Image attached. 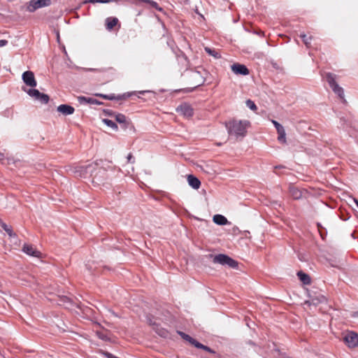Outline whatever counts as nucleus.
<instances>
[{"instance_id":"f03ea898","label":"nucleus","mask_w":358,"mask_h":358,"mask_svg":"<svg viewBox=\"0 0 358 358\" xmlns=\"http://www.w3.org/2000/svg\"><path fill=\"white\" fill-rule=\"evenodd\" d=\"M336 75L332 73H326V80L331 88L333 92L338 95V96L341 99L343 103H346L347 101L345 99L344 96V90L343 89L338 85V84L336 81Z\"/></svg>"},{"instance_id":"aec40b11","label":"nucleus","mask_w":358,"mask_h":358,"mask_svg":"<svg viewBox=\"0 0 358 358\" xmlns=\"http://www.w3.org/2000/svg\"><path fill=\"white\" fill-rule=\"evenodd\" d=\"M96 96L102 97L106 100H120L124 95L115 96L114 94H96Z\"/></svg>"},{"instance_id":"412c9836","label":"nucleus","mask_w":358,"mask_h":358,"mask_svg":"<svg viewBox=\"0 0 358 358\" xmlns=\"http://www.w3.org/2000/svg\"><path fill=\"white\" fill-rule=\"evenodd\" d=\"M95 334H96V336L99 339H101L102 341H110V338L108 336V331L107 330L96 331Z\"/></svg>"},{"instance_id":"58836bf2","label":"nucleus","mask_w":358,"mask_h":358,"mask_svg":"<svg viewBox=\"0 0 358 358\" xmlns=\"http://www.w3.org/2000/svg\"><path fill=\"white\" fill-rule=\"evenodd\" d=\"M352 316V317H358V311H356V312L353 313Z\"/></svg>"},{"instance_id":"f704fd0d","label":"nucleus","mask_w":358,"mask_h":358,"mask_svg":"<svg viewBox=\"0 0 358 358\" xmlns=\"http://www.w3.org/2000/svg\"><path fill=\"white\" fill-rule=\"evenodd\" d=\"M92 182H96L97 184H99V182H101V180H100L99 178L97 177V176H95L94 178H93V180H92Z\"/></svg>"},{"instance_id":"39448f33","label":"nucleus","mask_w":358,"mask_h":358,"mask_svg":"<svg viewBox=\"0 0 358 358\" xmlns=\"http://www.w3.org/2000/svg\"><path fill=\"white\" fill-rule=\"evenodd\" d=\"M23 90L26 92L29 96L34 98L35 100L39 101L41 103L46 104L49 102V96L46 94L41 93L36 89H29L26 90L23 88Z\"/></svg>"},{"instance_id":"9d476101","label":"nucleus","mask_w":358,"mask_h":358,"mask_svg":"<svg viewBox=\"0 0 358 358\" xmlns=\"http://www.w3.org/2000/svg\"><path fill=\"white\" fill-rule=\"evenodd\" d=\"M231 69L236 75L248 76L250 73L249 69L244 64L235 63L231 66Z\"/></svg>"},{"instance_id":"f8f14e48","label":"nucleus","mask_w":358,"mask_h":358,"mask_svg":"<svg viewBox=\"0 0 358 358\" xmlns=\"http://www.w3.org/2000/svg\"><path fill=\"white\" fill-rule=\"evenodd\" d=\"M57 110L64 115H69L74 113L75 109L70 105L61 104L57 107Z\"/></svg>"},{"instance_id":"7ed1b4c3","label":"nucleus","mask_w":358,"mask_h":358,"mask_svg":"<svg viewBox=\"0 0 358 358\" xmlns=\"http://www.w3.org/2000/svg\"><path fill=\"white\" fill-rule=\"evenodd\" d=\"M213 263L221 265H227L229 267L236 268L238 267V262L227 255L219 254L214 257Z\"/></svg>"},{"instance_id":"1a4fd4ad","label":"nucleus","mask_w":358,"mask_h":358,"mask_svg":"<svg viewBox=\"0 0 358 358\" xmlns=\"http://www.w3.org/2000/svg\"><path fill=\"white\" fill-rule=\"evenodd\" d=\"M22 79L27 86L35 87L37 85L34 73L31 71H24L22 75Z\"/></svg>"},{"instance_id":"dca6fc26","label":"nucleus","mask_w":358,"mask_h":358,"mask_svg":"<svg viewBox=\"0 0 358 358\" xmlns=\"http://www.w3.org/2000/svg\"><path fill=\"white\" fill-rule=\"evenodd\" d=\"M289 194L291 195V196L294 199H300L301 197H302V192L301 189H299L298 187L294 186V185H290L289 187Z\"/></svg>"},{"instance_id":"c9c22d12","label":"nucleus","mask_w":358,"mask_h":358,"mask_svg":"<svg viewBox=\"0 0 358 358\" xmlns=\"http://www.w3.org/2000/svg\"><path fill=\"white\" fill-rule=\"evenodd\" d=\"M8 43L6 40H0V47L5 46Z\"/></svg>"},{"instance_id":"72a5a7b5","label":"nucleus","mask_w":358,"mask_h":358,"mask_svg":"<svg viewBox=\"0 0 358 358\" xmlns=\"http://www.w3.org/2000/svg\"><path fill=\"white\" fill-rule=\"evenodd\" d=\"M153 317L151 315H148L146 317L147 322L153 327V323H156L155 322L152 321Z\"/></svg>"},{"instance_id":"c756f323","label":"nucleus","mask_w":358,"mask_h":358,"mask_svg":"<svg viewBox=\"0 0 358 358\" xmlns=\"http://www.w3.org/2000/svg\"><path fill=\"white\" fill-rule=\"evenodd\" d=\"M271 122L273 123V124L274 125L275 128L276 129V131L283 128V127L278 122H277V121H275L274 120H272Z\"/></svg>"},{"instance_id":"4be33fe9","label":"nucleus","mask_w":358,"mask_h":358,"mask_svg":"<svg viewBox=\"0 0 358 358\" xmlns=\"http://www.w3.org/2000/svg\"><path fill=\"white\" fill-rule=\"evenodd\" d=\"M299 36L302 39L303 43L306 46V48H309L311 45V41H312L313 37L311 36H307V35L305 34L304 33L300 34Z\"/></svg>"},{"instance_id":"a19ab883","label":"nucleus","mask_w":358,"mask_h":358,"mask_svg":"<svg viewBox=\"0 0 358 358\" xmlns=\"http://www.w3.org/2000/svg\"><path fill=\"white\" fill-rule=\"evenodd\" d=\"M148 91H140L138 92L139 94H143L145 92H148Z\"/></svg>"},{"instance_id":"cd10ccee","label":"nucleus","mask_w":358,"mask_h":358,"mask_svg":"<svg viewBox=\"0 0 358 358\" xmlns=\"http://www.w3.org/2000/svg\"><path fill=\"white\" fill-rule=\"evenodd\" d=\"M115 1H116V0H85L84 1V3H108L115 2Z\"/></svg>"},{"instance_id":"e433bc0d","label":"nucleus","mask_w":358,"mask_h":358,"mask_svg":"<svg viewBox=\"0 0 358 358\" xmlns=\"http://www.w3.org/2000/svg\"><path fill=\"white\" fill-rule=\"evenodd\" d=\"M98 173H101V175H104L106 173V171L103 169H99Z\"/></svg>"},{"instance_id":"2eb2a0df","label":"nucleus","mask_w":358,"mask_h":358,"mask_svg":"<svg viewBox=\"0 0 358 358\" xmlns=\"http://www.w3.org/2000/svg\"><path fill=\"white\" fill-rule=\"evenodd\" d=\"M96 166V164H89V165L85 166H80V167H79V171H78L80 172L79 176L80 177L85 178L86 177L85 174H87V173H92V171L94 170Z\"/></svg>"},{"instance_id":"7c9ffc66","label":"nucleus","mask_w":358,"mask_h":358,"mask_svg":"<svg viewBox=\"0 0 358 358\" xmlns=\"http://www.w3.org/2000/svg\"><path fill=\"white\" fill-rule=\"evenodd\" d=\"M78 101L80 103H87V100L90 99V97L80 96H78Z\"/></svg>"},{"instance_id":"a211bd4d","label":"nucleus","mask_w":358,"mask_h":358,"mask_svg":"<svg viewBox=\"0 0 358 358\" xmlns=\"http://www.w3.org/2000/svg\"><path fill=\"white\" fill-rule=\"evenodd\" d=\"M297 276L299 277V280L304 284V285H310L311 282V280L310 276L305 273L304 272L300 271L297 272Z\"/></svg>"},{"instance_id":"f3484780","label":"nucleus","mask_w":358,"mask_h":358,"mask_svg":"<svg viewBox=\"0 0 358 358\" xmlns=\"http://www.w3.org/2000/svg\"><path fill=\"white\" fill-rule=\"evenodd\" d=\"M119 20L115 17H108L106 19V28L107 30H112L117 25Z\"/></svg>"},{"instance_id":"b1692460","label":"nucleus","mask_w":358,"mask_h":358,"mask_svg":"<svg viewBox=\"0 0 358 358\" xmlns=\"http://www.w3.org/2000/svg\"><path fill=\"white\" fill-rule=\"evenodd\" d=\"M278 132V140L280 143H286L287 141H286V132H285V130L283 128H282L281 129H279L277 131Z\"/></svg>"},{"instance_id":"423d86ee","label":"nucleus","mask_w":358,"mask_h":358,"mask_svg":"<svg viewBox=\"0 0 358 358\" xmlns=\"http://www.w3.org/2000/svg\"><path fill=\"white\" fill-rule=\"evenodd\" d=\"M344 343L350 348L358 346V334L354 331L347 332L343 338Z\"/></svg>"},{"instance_id":"4c0bfd02","label":"nucleus","mask_w":358,"mask_h":358,"mask_svg":"<svg viewBox=\"0 0 358 358\" xmlns=\"http://www.w3.org/2000/svg\"><path fill=\"white\" fill-rule=\"evenodd\" d=\"M4 159V155L0 152V160H3Z\"/></svg>"},{"instance_id":"ea45409f","label":"nucleus","mask_w":358,"mask_h":358,"mask_svg":"<svg viewBox=\"0 0 358 358\" xmlns=\"http://www.w3.org/2000/svg\"><path fill=\"white\" fill-rule=\"evenodd\" d=\"M353 201H354V202L355 203V204L357 205V206L358 207V199H357L354 198V199H353Z\"/></svg>"},{"instance_id":"9b49d317","label":"nucleus","mask_w":358,"mask_h":358,"mask_svg":"<svg viewBox=\"0 0 358 358\" xmlns=\"http://www.w3.org/2000/svg\"><path fill=\"white\" fill-rule=\"evenodd\" d=\"M22 251L31 257H38L41 255V252L37 250L32 245L24 244L22 247Z\"/></svg>"},{"instance_id":"473e14b6","label":"nucleus","mask_w":358,"mask_h":358,"mask_svg":"<svg viewBox=\"0 0 358 358\" xmlns=\"http://www.w3.org/2000/svg\"><path fill=\"white\" fill-rule=\"evenodd\" d=\"M87 103L99 105L101 103L99 101H98L95 99L90 98V99L87 100Z\"/></svg>"},{"instance_id":"5701e85b","label":"nucleus","mask_w":358,"mask_h":358,"mask_svg":"<svg viewBox=\"0 0 358 358\" xmlns=\"http://www.w3.org/2000/svg\"><path fill=\"white\" fill-rule=\"evenodd\" d=\"M115 120L117 122H119L120 124H123L124 128L127 127L128 123L127 122V117L124 114H122V113L117 114L115 115Z\"/></svg>"},{"instance_id":"ddd939ff","label":"nucleus","mask_w":358,"mask_h":358,"mask_svg":"<svg viewBox=\"0 0 358 358\" xmlns=\"http://www.w3.org/2000/svg\"><path fill=\"white\" fill-rule=\"evenodd\" d=\"M152 329L156 332V334L162 338H167L169 336V331L166 329L162 327L158 323H153Z\"/></svg>"},{"instance_id":"c85d7f7f","label":"nucleus","mask_w":358,"mask_h":358,"mask_svg":"<svg viewBox=\"0 0 358 358\" xmlns=\"http://www.w3.org/2000/svg\"><path fill=\"white\" fill-rule=\"evenodd\" d=\"M246 106L252 110H256L257 109V107L255 102L250 99H248L245 102Z\"/></svg>"},{"instance_id":"79ce46f5","label":"nucleus","mask_w":358,"mask_h":358,"mask_svg":"<svg viewBox=\"0 0 358 358\" xmlns=\"http://www.w3.org/2000/svg\"><path fill=\"white\" fill-rule=\"evenodd\" d=\"M152 3H153V5H155V6H157V2L152 1Z\"/></svg>"},{"instance_id":"f257e3e1","label":"nucleus","mask_w":358,"mask_h":358,"mask_svg":"<svg viewBox=\"0 0 358 358\" xmlns=\"http://www.w3.org/2000/svg\"><path fill=\"white\" fill-rule=\"evenodd\" d=\"M249 124L248 121L230 120L226 123V127L230 136H234L236 138L244 137L247 133V127Z\"/></svg>"},{"instance_id":"a878e982","label":"nucleus","mask_w":358,"mask_h":358,"mask_svg":"<svg viewBox=\"0 0 358 358\" xmlns=\"http://www.w3.org/2000/svg\"><path fill=\"white\" fill-rule=\"evenodd\" d=\"M0 226L1 227V228L7 232V234H8L9 236H15V234H14L13 232V230H12V228L11 227L7 225L6 223L4 222H1L0 223Z\"/></svg>"},{"instance_id":"4468645a","label":"nucleus","mask_w":358,"mask_h":358,"mask_svg":"<svg viewBox=\"0 0 358 358\" xmlns=\"http://www.w3.org/2000/svg\"><path fill=\"white\" fill-rule=\"evenodd\" d=\"M187 182L189 185L194 189H198L201 186V181L193 175H189L187 176Z\"/></svg>"},{"instance_id":"bb28decb","label":"nucleus","mask_w":358,"mask_h":358,"mask_svg":"<svg viewBox=\"0 0 358 358\" xmlns=\"http://www.w3.org/2000/svg\"><path fill=\"white\" fill-rule=\"evenodd\" d=\"M103 123L108 127L112 128L113 130L117 131L118 129V127L117 124L111 120L109 119H103Z\"/></svg>"},{"instance_id":"0eeeda50","label":"nucleus","mask_w":358,"mask_h":358,"mask_svg":"<svg viewBox=\"0 0 358 358\" xmlns=\"http://www.w3.org/2000/svg\"><path fill=\"white\" fill-rule=\"evenodd\" d=\"M51 4V0H31L27 6V10L33 13L38 8L49 6Z\"/></svg>"},{"instance_id":"20e7f679","label":"nucleus","mask_w":358,"mask_h":358,"mask_svg":"<svg viewBox=\"0 0 358 358\" xmlns=\"http://www.w3.org/2000/svg\"><path fill=\"white\" fill-rule=\"evenodd\" d=\"M177 334L179 336H180V337L182 338H183L186 341L189 342L190 344L194 345L195 348H199V349H202V350H203L206 352H208L210 353H215V351L213 350H212L210 348L203 345L202 343H199V341H197L196 340H195L194 338H193L188 334L184 333L183 331L178 330Z\"/></svg>"},{"instance_id":"2f4dec72","label":"nucleus","mask_w":358,"mask_h":358,"mask_svg":"<svg viewBox=\"0 0 358 358\" xmlns=\"http://www.w3.org/2000/svg\"><path fill=\"white\" fill-rule=\"evenodd\" d=\"M127 162L128 163H132L134 164L135 162L134 157L131 153H129V155L127 157Z\"/></svg>"},{"instance_id":"6ab92c4d","label":"nucleus","mask_w":358,"mask_h":358,"mask_svg":"<svg viewBox=\"0 0 358 358\" xmlns=\"http://www.w3.org/2000/svg\"><path fill=\"white\" fill-rule=\"evenodd\" d=\"M213 222L218 225H225L227 223V219L222 215L217 214L213 217Z\"/></svg>"},{"instance_id":"6e6552de","label":"nucleus","mask_w":358,"mask_h":358,"mask_svg":"<svg viewBox=\"0 0 358 358\" xmlns=\"http://www.w3.org/2000/svg\"><path fill=\"white\" fill-rule=\"evenodd\" d=\"M176 112L185 117H192L194 115V109L188 103H182L176 108Z\"/></svg>"},{"instance_id":"393cba45","label":"nucleus","mask_w":358,"mask_h":358,"mask_svg":"<svg viewBox=\"0 0 358 358\" xmlns=\"http://www.w3.org/2000/svg\"><path fill=\"white\" fill-rule=\"evenodd\" d=\"M205 51L209 55H211L212 57H213L215 59H220L221 58V55L219 52H217L216 50L215 49H212L210 48H208V47H206L204 48Z\"/></svg>"}]
</instances>
